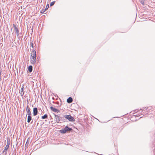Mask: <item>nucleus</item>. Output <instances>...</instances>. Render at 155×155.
Returning a JSON list of instances; mask_svg holds the SVG:
<instances>
[{
  "instance_id": "obj_1",
  "label": "nucleus",
  "mask_w": 155,
  "mask_h": 155,
  "mask_svg": "<svg viewBox=\"0 0 155 155\" xmlns=\"http://www.w3.org/2000/svg\"><path fill=\"white\" fill-rule=\"evenodd\" d=\"M71 130V128H69L68 126H66L64 129L60 130L59 132L62 134H64L68 131H70Z\"/></svg>"
},
{
  "instance_id": "obj_2",
  "label": "nucleus",
  "mask_w": 155,
  "mask_h": 155,
  "mask_svg": "<svg viewBox=\"0 0 155 155\" xmlns=\"http://www.w3.org/2000/svg\"><path fill=\"white\" fill-rule=\"evenodd\" d=\"M64 117L66 119H68L69 121L73 122L75 121V119L74 118L70 115H65Z\"/></svg>"
},
{
  "instance_id": "obj_3",
  "label": "nucleus",
  "mask_w": 155,
  "mask_h": 155,
  "mask_svg": "<svg viewBox=\"0 0 155 155\" xmlns=\"http://www.w3.org/2000/svg\"><path fill=\"white\" fill-rule=\"evenodd\" d=\"M31 58H36V53L35 51L33 50L31 52Z\"/></svg>"
},
{
  "instance_id": "obj_4",
  "label": "nucleus",
  "mask_w": 155,
  "mask_h": 155,
  "mask_svg": "<svg viewBox=\"0 0 155 155\" xmlns=\"http://www.w3.org/2000/svg\"><path fill=\"white\" fill-rule=\"evenodd\" d=\"M30 60L31 64H35L36 61V58H30Z\"/></svg>"
},
{
  "instance_id": "obj_5",
  "label": "nucleus",
  "mask_w": 155,
  "mask_h": 155,
  "mask_svg": "<svg viewBox=\"0 0 155 155\" xmlns=\"http://www.w3.org/2000/svg\"><path fill=\"white\" fill-rule=\"evenodd\" d=\"M50 109L52 111L54 112L58 113L60 112L59 110L53 107H51Z\"/></svg>"
},
{
  "instance_id": "obj_6",
  "label": "nucleus",
  "mask_w": 155,
  "mask_h": 155,
  "mask_svg": "<svg viewBox=\"0 0 155 155\" xmlns=\"http://www.w3.org/2000/svg\"><path fill=\"white\" fill-rule=\"evenodd\" d=\"M33 114L34 116H35L36 115L38 114L37 108L36 107L34 108H33Z\"/></svg>"
},
{
  "instance_id": "obj_7",
  "label": "nucleus",
  "mask_w": 155,
  "mask_h": 155,
  "mask_svg": "<svg viewBox=\"0 0 155 155\" xmlns=\"http://www.w3.org/2000/svg\"><path fill=\"white\" fill-rule=\"evenodd\" d=\"M26 112L28 115H31V112L30 110V109L28 106H27L26 107Z\"/></svg>"
},
{
  "instance_id": "obj_8",
  "label": "nucleus",
  "mask_w": 155,
  "mask_h": 155,
  "mask_svg": "<svg viewBox=\"0 0 155 155\" xmlns=\"http://www.w3.org/2000/svg\"><path fill=\"white\" fill-rule=\"evenodd\" d=\"M55 117L56 119V121L57 123H58L60 121L59 117L58 115H55Z\"/></svg>"
},
{
  "instance_id": "obj_9",
  "label": "nucleus",
  "mask_w": 155,
  "mask_h": 155,
  "mask_svg": "<svg viewBox=\"0 0 155 155\" xmlns=\"http://www.w3.org/2000/svg\"><path fill=\"white\" fill-rule=\"evenodd\" d=\"M24 88L23 86H22L20 90V94L22 96L24 94Z\"/></svg>"
},
{
  "instance_id": "obj_10",
  "label": "nucleus",
  "mask_w": 155,
  "mask_h": 155,
  "mask_svg": "<svg viewBox=\"0 0 155 155\" xmlns=\"http://www.w3.org/2000/svg\"><path fill=\"white\" fill-rule=\"evenodd\" d=\"M13 27L14 28V31L15 33H17V34H18L19 31H18L17 28L16 27V25L14 24Z\"/></svg>"
},
{
  "instance_id": "obj_11",
  "label": "nucleus",
  "mask_w": 155,
  "mask_h": 155,
  "mask_svg": "<svg viewBox=\"0 0 155 155\" xmlns=\"http://www.w3.org/2000/svg\"><path fill=\"white\" fill-rule=\"evenodd\" d=\"M10 145V141H8L7 144L5 147L4 150V151H6L9 147Z\"/></svg>"
},
{
  "instance_id": "obj_12",
  "label": "nucleus",
  "mask_w": 155,
  "mask_h": 155,
  "mask_svg": "<svg viewBox=\"0 0 155 155\" xmlns=\"http://www.w3.org/2000/svg\"><path fill=\"white\" fill-rule=\"evenodd\" d=\"M73 101L71 97H69L67 99V102L68 103H71Z\"/></svg>"
},
{
  "instance_id": "obj_13",
  "label": "nucleus",
  "mask_w": 155,
  "mask_h": 155,
  "mask_svg": "<svg viewBox=\"0 0 155 155\" xmlns=\"http://www.w3.org/2000/svg\"><path fill=\"white\" fill-rule=\"evenodd\" d=\"M28 69L29 72H31L32 70V66L31 65L29 66L28 67Z\"/></svg>"
},
{
  "instance_id": "obj_14",
  "label": "nucleus",
  "mask_w": 155,
  "mask_h": 155,
  "mask_svg": "<svg viewBox=\"0 0 155 155\" xmlns=\"http://www.w3.org/2000/svg\"><path fill=\"white\" fill-rule=\"evenodd\" d=\"M27 119V122L28 123H29L31 119V118L30 115H28Z\"/></svg>"
},
{
  "instance_id": "obj_15",
  "label": "nucleus",
  "mask_w": 155,
  "mask_h": 155,
  "mask_svg": "<svg viewBox=\"0 0 155 155\" xmlns=\"http://www.w3.org/2000/svg\"><path fill=\"white\" fill-rule=\"evenodd\" d=\"M48 115L47 114H45L43 116H42L41 117V118L42 119H45L47 118Z\"/></svg>"
},
{
  "instance_id": "obj_16",
  "label": "nucleus",
  "mask_w": 155,
  "mask_h": 155,
  "mask_svg": "<svg viewBox=\"0 0 155 155\" xmlns=\"http://www.w3.org/2000/svg\"><path fill=\"white\" fill-rule=\"evenodd\" d=\"M54 3H55V1H54V2H51V3H50V6H52L53 5H54Z\"/></svg>"
},
{
  "instance_id": "obj_17",
  "label": "nucleus",
  "mask_w": 155,
  "mask_h": 155,
  "mask_svg": "<svg viewBox=\"0 0 155 155\" xmlns=\"http://www.w3.org/2000/svg\"><path fill=\"white\" fill-rule=\"evenodd\" d=\"M49 7V5L47 4L46 6V8L45 10H47L48 9Z\"/></svg>"
},
{
  "instance_id": "obj_18",
  "label": "nucleus",
  "mask_w": 155,
  "mask_h": 155,
  "mask_svg": "<svg viewBox=\"0 0 155 155\" xmlns=\"http://www.w3.org/2000/svg\"><path fill=\"white\" fill-rule=\"evenodd\" d=\"M45 10H41L40 12L41 13H44Z\"/></svg>"
},
{
  "instance_id": "obj_19",
  "label": "nucleus",
  "mask_w": 155,
  "mask_h": 155,
  "mask_svg": "<svg viewBox=\"0 0 155 155\" xmlns=\"http://www.w3.org/2000/svg\"><path fill=\"white\" fill-rule=\"evenodd\" d=\"M28 140H29V138H28V140H27V142H26V143L25 146H26V145H27V146L28 145V144H27V143H28Z\"/></svg>"
},
{
  "instance_id": "obj_20",
  "label": "nucleus",
  "mask_w": 155,
  "mask_h": 155,
  "mask_svg": "<svg viewBox=\"0 0 155 155\" xmlns=\"http://www.w3.org/2000/svg\"><path fill=\"white\" fill-rule=\"evenodd\" d=\"M31 46L32 47V48H33V44L32 43H31Z\"/></svg>"
}]
</instances>
